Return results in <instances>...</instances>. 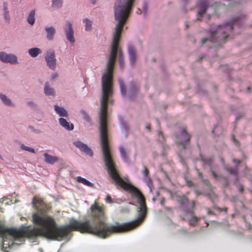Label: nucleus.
<instances>
[{
    "label": "nucleus",
    "instance_id": "f257e3e1",
    "mask_svg": "<svg viewBox=\"0 0 252 252\" xmlns=\"http://www.w3.org/2000/svg\"><path fill=\"white\" fill-rule=\"evenodd\" d=\"M136 0H118L114 5V17L117 24L115 26L111 45V51L107 64V69L101 79L102 95L100 102L99 113V132L100 144L104 160H114L109 147L107 130V103L113 93L112 79L113 66L118 54L120 67L125 66L124 56L119 48V40L124 26L134 6Z\"/></svg>",
    "mask_w": 252,
    "mask_h": 252
},
{
    "label": "nucleus",
    "instance_id": "f03ea898",
    "mask_svg": "<svg viewBox=\"0 0 252 252\" xmlns=\"http://www.w3.org/2000/svg\"><path fill=\"white\" fill-rule=\"evenodd\" d=\"M238 22V19L231 20L230 22L223 25L219 26L216 30L211 31L210 38H204L202 40V44L206 42H221L229 36V33L232 31L233 25Z\"/></svg>",
    "mask_w": 252,
    "mask_h": 252
},
{
    "label": "nucleus",
    "instance_id": "7ed1b4c3",
    "mask_svg": "<svg viewBox=\"0 0 252 252\" xmlns=\"http://www.w3.org/2000/svg\"><path fill=\"white\" fill-rule=\"evenodd\" d=\"M183 209H184L185 213L187 215L188 214H191V218L189 219V223L190 225L196 226L197 224V222L199 220V218L195 216L193 213V210L194 207V202L192 201L189 203L186 197L182 196L179 200Z\"/></svg>",
    "mask_w": 252,
    "mask_h": 252
},
{
    "label": "nucleus",
    "instance_id": "20e7f679",
    "mask_svg": "<svg viewBox=\"0 0 252 252\" xmlns=\"http://www.w3.org/2000/svg\"><path fill=\"white\" fill-rule=\"evenodd\" d=\"M44 58L47 66L50 69L55 70L57 66V60L55 51L53 50L47 51Z\"/></svg>",
    "mask_w": 252,
    "mask_h": 252
},
{
    "label": "nucleus",
    "instance_id": "39448f33",
    "mask_svg": "<svg viewBox=\"0 0 252 252\" xmlns=\"http://www.w3.org/2000/svg\"><path fill=\"white\" fill-rule=\"evenodd\" d=\"M0 61L5 63L17 64L19 63L17 57L13 54H8L0 52Z\"/></svg>",
    "mask_w": 252,
    "mask_h": 252
},
{
    "label": "nucleus",
    "instance_id": "423d86ee",
    "mask_svg": "<svg viewBox=\"0 0 252 252\" xmlns=\"http://www.w3.org/2000/svg\"><path fill=\"white\" fill-rule=\"evenodd\" d=\"M63 29L67 40L71 44L73 45L75 42V39L74 36V31L72 24L70 22L67 21L63 27Z\"/></svg>",
    "mask_w": 252,
    "mask_h": 252
},
{
    "label": "nucleus",
    "instance_id": "0eeeda50",
    "mask_svg": "<svg viewBox=\"0 0 252 252\" xmlns=\"http://www.w3.org/2000/svg\"><path fill=\"white\" fill-rule=\"evenodd\" d=\"M73 145L78 148L80 151L83 152L86 154L92 157L93 156V152L90 148H89L87 145L80 142L79 141H76L73 142Z\"/></svg>",
    "mask_w": 252,
    "mask_h": 252
},
{
    "label": "nucleus",
    "instance_id": "6e6552de",
    "mask_svg": "<svg viewBox=\"0 0 252 252\" xmlns=\"http://www.w3.org/2000/svg\"><path fill=\"white\" fill-rule=\"evenodd\" d=\"M198 10L197 15V20H201L202 15L205 12L207 8L210 7L206 0H201L197 5Z\"/></svg>",
    "mask_w": 252,
    "mask_h": 252
},
{
    "label": "nucleus",
    "instance_id": "1a4fd4ad",
    "mask_svg": "<svg viewBox=\"0 0 252 252\" xmlns=\"http://www.w3.org/2000/svg\"><path fill=\"white\" fill-rule=\"evenodd\" d=\"M190 135L188 134L185 128H183L180 136L177 137V142L183 146L184 149L186 148L185 143L189 141Z\"/></svg>",
    "mask_w": 252,
    "mask_h": 252
},
{
    "label": "nucleus",
    "instance_id": "9d476101",
    "mask_svg": "<svg viewBox=\"0 0 252 252\" xmlns=\"http://www.w3.org/2000/svg\"><path fill=\"white\" fill-rule=\"evenodd\" d=\"M60 125L68 131L72 130L74 129V125L68 122L65 118H60L59 119Z\"/></svg>",
    "mask_w": 252,
    "mask_h": 252
},
{
    "label": "nucleus",
    "instance_id": "9b49d317",
    "mask_svg": "<svg viewBox=\"0 0 252 252\" xmlns=\"http://www.w3.org/2000/svg\"><path fill=\"white\" fill-rule=\"evenodd\" d=\"M54 110L56 114L61 118H67L69 116L67 110L63 107L56 104L54 105Z\"/></svg>",
    "mask_w": 252,
    "mask_h": 252
},
{
    "label": "nucleus",
    "instance_id": "f8f14e48",
    "mask_svg": "<svg viewBox=\"0 0 252 252\" xmlns=\"http://www.w3.org/2000/svg\"><path fill=\"white\" fill-rule=\"evenodd\" d=\"M46 37L48 40H52L56 33V29L53 26H47L45 28Z\"/></svg>",
    "mask_w": 252,
    "mask_h": 252
},
{
    "label": "nucleus",
    "instance_id": "ddd939ff",
    "mask_svg": "<svg viewBox=\"0 0 252 252\" xmlns=\"http://www.w3.org/2000/svg\"><path fill=\"white\" fill-rule=\"evenodd\" d=\"M128 53L129 58L131 64H134L136 61V50L135 48L132 45H129L128 46Z\"/></svg>",
    "mask_w": 252,
    "mask_h": 252
},
{
    "label": "nucleus",
    "instance_id": "4468645a",
    "mask_svg": "<svg viewBox=\"0 0 252 252\" xmlns=\"http://www.w3.org/2000/svg\"><path fill=\"white\" fill-rule=\"evenodd\" d=\"M43 156L44 158V161L50 164H54L55 162L58 161L59 159L57 157L50 155L47 153H44Z\"/></svg>",
    "mask_w": 252,
    "mask_h": 252
},
{
    "label": "nucleus",
    "instance_id": "2eb2a0df",
    "mask_svg": "<svg viewBox=\"0 0 252 252\" xmlns=\"http://www.w3.org/2000/svg\"><path fill=\"white\" fill-rule=\"evenodd\" d=\"M32 203L38 211L40 212L44 211L45 204L41 199H36L35 198H33Z\"/></svg>",
    "mask_w": 252,
    "mask_h": 252
},
{
    "label": "nucleus",
    "instance_id": "dca6fc26",
    "mask_svg": "<svg viewBox=\"0 0 252 252\" xmlns=\"http://www.w3.org/2000/svg\"><path fill=\"white\" fill-rule=\"evenodd\" d=\"M35 10L33 9L30 11L29 13L27 18V23L31 26H32L34 24L35 21Z\"/></svg>",
    "mask_w": 252,
    "mask_h": 252
},
{
    "label": "nucleus",
    "instance_id": "f3484780",
    "mask_svg": "<svg viewBox=\"0 0 252 252\" xmlns=\"http://www.w3.org/2000/svg\"><path fill=\"white\" fill-rule=\"evenodd\" d=\"M44 93L45 95L47 96H54L55 95L54 89L49 86L48 82H46L45 83L44 87Z\"/></svg>",
    "mask_w": 252,
    "mask_h": 252
},
{
    "label": "nucleus",
    "instance_id": "a211bd4d",
    "mask_svg": "<svg viewBox=\"0 0 252 252\" xmlns=\"http://www.w3.org/2000/svg\"><path fill=\"white\" fill-rule=\"evenodd\" d=\"M42 53V50L37 47L32 48L28 50V53L32 58H36Z\"/></svg>",
    "mask_w": 252,
    "mask_h": 252
},
{
    "label": "nucleus",
    "instance_id": "6ab92c4d",
    "mask_svg": "<svg viewBox=\"0 0 252 252\" xmlns=\"http://www.w3.org/2000/svg\"><path fill=\"white\" fill-rule=\"evenodd\" d=\"M0 98L2 102L6 105L8 106H13L14 104L11 100L8 98L5 94H0Z\"/></svg>",
    "mask_w": 252,
    "mask_h": 252
},
{
    "label": "nucleus",
    "instance_id": "aec40b11",
    "mask_svg": "<svg viewBox=\"0 0 252 252\" xmlns=\"http://www.w3.org/2000/svg\"><path fill=\"white\" fill-rule=\"evenodd\" d=\"M63 0H52V7L54 9L61 8L63 5Z\"/></svg>",
    "mask_w": 252,
    "mask_h": 252
},
{
    "label": "nucleus",
    "instance_id": "412c9836",
    "mask_svg": "<svg viewBox=\"0 0 252 252\" xmlns=\"http://www.w3.org/2000/svg\"><path fill=\"white\" fill-rule=\"evenodd\" d=\"M77 181L79 183H81L83 185L87 186L88 187H93L94 184L91 183L90 182L88 181L85 178H83L80 176H78L77 177Z\"/></svg>",
    "mask_w": 252,
    "mask_h": 252
},
{
    "label": "nucleus",
    "instance_id": "4be33fe9",
    "mask_svg": "<svg viewBox=\"0 0 252 252\" xmlns=\"http://www.w3.org/2000/svg\"><path fill=\"white\" fill-rule=\"evenodd\" d=\"M45 113L42 111H37L34 114L35 118L39 122L43 121L45 118Z\"/></svg>",
    "mask_w": 252,
    "mask_h": 252
},
{
    "label": "nucleus",
    "instance_id": "5701e85b",
    "mask_svg": "<svg viewBox=\"0 0 252 252\" xmlns=\"http://www.w3.org/2000/svg\"><path fill=\"white\" fill-rule=\"evenodd\" d=\"M119 150L121 154V156L122 157V158L126 162H128L129 160V158L128 156L127 155L126 152L125 151L124 147L123 146H120L119 148Z\"/></svg>",
    "mask_w": 252,
    "mask_h": 252
},
{
    "label": "nucleus",
    "instance_id": "b1692460",
    "mask_svg": "<svg viewBox=\"0 0 252 252\" xmlns=\"http://www.w3.org/2000/svg\"><path fill=\"white\" fill-rule=\"evenodd\" d=\"M83 22L85 24V30L91 31L92 29V21L88 18H85L83 20Z\"/></svg>",
    "mask_w": 252,
    "mask_h": 252
},
{
    "label": "nucleus",
    "instance_id": "393cba45",
    "mask_svg": "<svg viewBox=\"0 0 252 252\" xmlns=\"http://www.w3.org/2000/svg\"><path fill=\"white\" fill-rule=\"evenodd\" d=\"M2 15L5 23L9 24L11 21L10 11L3 12Z\"/></svg>",
    "mask_w": 252,
    "mask_h": 252
},
{
    "label": "nucleus",
    "instance_id": "a878e982",
    "mask_svg": "<svg viewBox=\"0 0 252 252\" xmlns=\"http://www.w3.org/2000/svg\"><path fill=\"white\" fill-rule=\"evenodd\" d=\"M20 148L22 150L28 151L29 152H31L32 153H35V150L32 148L26 146L24 145L23 144H21Z\"/></svg>",
    "mask_w": 252,
    "mask_h": 252
},
{
    "label": "nucleus",
    "instance_id": "bb28decb",
    "mask_svg": "<svg viewBox=\"0 0 252 252\" xmlns=\"http://www.w3.org/2000/svg\"><path fill=\"white\" fill-rule=\"evenodd\" d=\"M143 168H144V169L142 171V173H143L145 179L150 180V177L149 176V170L147 168V167L145 165L143 166Z\"/></svg>",
    "mask_w": 252,
    "mask_h": 252
},
{
    "label": "nucleus",
    "instance_id": "cd10ccee",
    "mask_svg": "<svg viewBox=\"0 0 252 252\" xmlns=\"http://www.w3.org/2000/svg\"><path fill=\"white\" fill-rule=\"evenodd\" d=\"M80 113L82 114V117L84 120H85L86 121L88 122H90V117L85 111H84V110H81L80 111Z\"/></svg>",
    "mask_w": 252,
    "mask_h": 252
},
{
    "label": "nucleus",
    "instance_id": "c85d7f7f",
    "mask_svg": "<svg viewBox=\"0 0 252 252\" xmlns=\"http://www.w3.org/2000/svg\"><path fill=\"white\" fill-rule=\"evenodd\" d=\"M226 169L227 170V171L228 172H229L230 173H231L233 175L237 176L238 174V169L237 167L235 169H234L232 167H226Z\"/></svg>",
    "mask_w": 252,
    "mask_h": 252
},
{
    "label": "nucleus",
    "instance_id": "c756f323",
    "mask_svg": "<svg viewBox=\"0 0 252 252\" xmlns=\"http://www.w3.org/2000/svg\"><path fill=\"white\" fill-rule=\"evenodd\" d=\"M119 84L120 86L121 94L123 95H125L126 92L124 83L122 80H119Z\"/></svg>",
    "mask_w": 252,
    "mask_h": 252
},
{
    "label": "nucleus",
    "instance_id": "7c9ffc66",
    "mask_svg": "<svg viewBox=\"0 0 252 252\" xmlns=\"http://www.w3.org/2000/svg\"><path fill=\"white\" fill-rule=\"evenodd\" d=\"M2 12L10 11L9 9V3L7 1H3L2 3Z\"/></svg>",
    "mask_w": 252,
    "mask_h": 252
},
{
    "label": "nucleus",
    "instance_id": "2f4dec72",
    "mask_svg": "<svg viewBox=\"0 0 252 252\" xmlns=\"http://www.w3.org/2000/svg\"><path fill=\"white\" fill-rule=\"evenodd\" d=\"M27 104L32 108L36 109L37 108V104L32 101H28L27 102Z\"/></svg>",
    "mask_w": 252,
    "mask_h": 252
},
{
    "label": "nucleus",
    "instance_id": "473e14b6",
    "mask_svg": "<svg viewBox=\"0 0 252 252\" xmlns=\"http://www.w3.org/2000/svg\"><path fill=\"white\" fill-rule=\"evenodd\" d=\"M143 12L145 15H146L148 14V5L146 3H144L143 5Z\"/></svg>",
    "mask_w": 252,
    "mask_h": 252
},
{
    "label": "nucleus",
    "instance_id": "72a5a7b5",
    "mask_svg": "<svg viewBox=\"0 0 252 252\" xmlns=\"http://www.w3.org/2000/svg\"><path fill=\"white\" fill-rule=\"evenodd\" d=\"M139 90V87L137 86L135 88H131L129 91L130 95L132 94L134 92H137Z\"/></svg>",
    "mask_w": 252,
    "mask_h": 252
},
{
    "label": "nucleus",
    "instance_id": "f704fd0d",
    "mask_svg": "<svg viewBox=\"0 0 252 252\" xmlns=\"http://www.w3.org/2000/svg\"><path fill=\"white\" fill-rule=\"evenodd\" d=\"M211 173L215 179H216V180H218L220 179L221 177L220 176L217 175L214 171L212 170V169H211Z\"/></svg>",
    "mask_w": 252,
    "mask_h": 252
},
{
    "label": "nucleus",
    "instance_id": "c9c22d12",
    "mask_svg": "<svg viewBox=\"0 0 252 252\" xmlns=\"http://www.w3.org/2000/svg\"><path fill=\"white\" fill-rule=\"evenodd\" d=\"M29 128L31 129L32 131L36 133H40L41 131L39 129L34 128L32 126H29Z\"/></svg>",
    "mask_w": 252,
    "mask_h": 252
},
{
    "label": "nucleus",
    "instance_id": "e433bc0d",
    "mask_svg": "<svg viewBox=\"0 0 252 252\" xmlns=\"http://www.w3.org/2000/svg\"><path fill=\"white\" fill-rule=\"evenodd\" d=\"M158 140L161 142L164 141V137L163 135V133L161 131H159L158 132Z\"/></svg>",
    "mask_w": 252,
    "mask_h": 252
},
{
    "label": "nucleus",
    "instance_id": "4c0bfd02",
    "mask_svg": "<svg viewBox=\"0 0 252 252\" xmlns=\"http://www.w3.org/2000/svg\"><path fill=\"white\" fill-rule=\"evenodd\" d=\"M58 77V74L56 72H54L51 75V78L52 80H55Z\"/></svg>",
    "mask_w": 252,
    "mask_h": 252
},
{
    "label": "nucleus",
    "instance_id": "58836bf2",
    "mask_svg": "<svg viewBox=\"0 0 252 252\" xmlns=\"http://www.w3.org/2000/svg\"><path fill=\"white\" fill-rule=\"evenodd\" d=\"M105 201L107 203H112V201L111 197L110 195H107L106 198H105Z\"/></svg>",
    "mask_w": 252,
    "mask_h": 252
},
{
    "label": "nucleus",
    "instance_id": "ea45409f",
    "mask_svg": "<svg viewBox=\"0 0 252 252\" xmlns=\"http://www.w3.org/2000/svg\"><path fill=\"white\" fill-rule=\"evenodd\" d=\"M204 161L207 164H208L209 165H211V161H212V160L211 159H210V158H207V159H204Z\"/></svg>",
    "mask_w": 252,
    "mask_h": 252
},
{
    "label": "nucleus",
    "instance_id": "a19ab883",
    "mask_svg": "<svg viewBox=\"0 0 252 252\" xmlns=\"http://www.w3.org/2000/svg\"><path fill=\"white\" fill-rule=\"evenodd\" d=\"M187 185L189 187H191L193 186V183L191 181H187Z\"/></svg>",
    "mask_w": 252,
    "mask_h": 252
},
{
    "label": "nucleus",
    "instance_id": "79ce46f5",
    "mask_svg": "<svg viewBox=\"0 0 252 252\" xmlns=\"http://www.w3.org/2000/svg\"><path fill=\"white\" fill-rule=\"evenodd\" d=\"M233 161L237 164H239L240 163V160H238V159H233Z\"/></svg>",
    "mask_w": 252,
    "mask_h": 252
},
{
    "label": "nucleus",
    "instance_id": "37998d69",
    "mask_svg": "<svg viewBox=\"0 0 252 252\" xmlns=\"http://www.w3.org/2000/svg\"><path fill=\"white\" fill-rule=\"evenodd\" d=\"M136 13L138 14H140L142 13V10L140 9H138L137 11H136Z\"/></svg>",
    "mask_w": 252,
    "mask_h": 252
},
{
    "label": "nucleus",
    "instance_id": "c03bdc74",
    "mask_svg": "<svg viewBox=\"0 0 252 252\" xmlns=\"http://www.w3.org/2000/svg\"><path fill=\"white\" fill-rule=\"evenodd\" d=\"M239 190L241 192H242L243 190V188L242 186H240V187H239Z\"/></svg>",
    "mask_w": 252,
    "mask_h": 252
},
{
    "label": "nucleus",
    "instance_id": "a18cd8bd",
    "mask_svg": "<svg viewBox=\"0 0 252 252\" xmlns=\"http://www.w3.org/2000/svg\"><path fill=\"white\" fill-rule=\"evenodd\" d=\"M91 3L94 4L95 3L96 0H91Z\"/></svg>",
    "mask_w": 252,
    "mask_h": 252
},
{
    "label": "nucleus",
    "instance_id": "49530a36",
    "mask_svg": "<svg viewBox=\"0 0 252 252\" xmlns=\"http://www.w3.org/2000/svg\"><path fill=\"white\" fill-rule=\"evenodd\" d=\"M146 127L148 129H150V126H147Z\"/></svg>",
    "mask_w": 252,
    "mask_h": 252
},
{
    "label": "nucleus",
    "instance_id": "de8ad7c7",
    "mask_svg": "<svg viewBox=\"0 0 252 252\" xmlns=\"http://www.w3.org/2000/svg\"><path fill=\"white\" fill-rule=\"evenodd\" d=\"M188 0H182V1L183 2H184L185 3Z\"/></svg>",
    "mask_w": 252,
    "mask_h": 252
},
{
    "label": "nucleus",
    "instance_id": "09e8293b",
    "mask_svg": "<svg viewBox=\"0 0 252 252\" xmlns=\"http://www.w3.org/2000/svg\"><path fill=\"white\" fill-rule=\"evenodd\" d=\"M39 251H40V252H43V251L41 249H40Z\"/></svg>",
    "mask_w": 252,
    "mask_h": 252
},
{
    "label": "nucleus",
    "instance_id": "8fccbe9b",
    "mask_svg": "<svg viewBox=\"0 0 252 252\" xmlns=\"http://www.w3.org/2000/svg\"><path fill=\"white\" fill-rule=\"evenodd\" d=\"M189 27V25L188 24H186V27L188 28Z\"/></svg>",
    "mask_w": 252,
    "mask_h": 252
},
{
    "label": "nucleus",
    "instance_id": "3c124183",
    "mask_svg": "<svg viewBox=\"0 0 252 252\" xmlns=\"http://www.w3.org/2000/svg\"><path fill=\"white\" fill-rule=\"evenodd\" d=\"M226 210H227V208H225V211H226Z\"/></svg>",
    "mask_w": 252,
    "mask_h": 252
}]
</instances>
